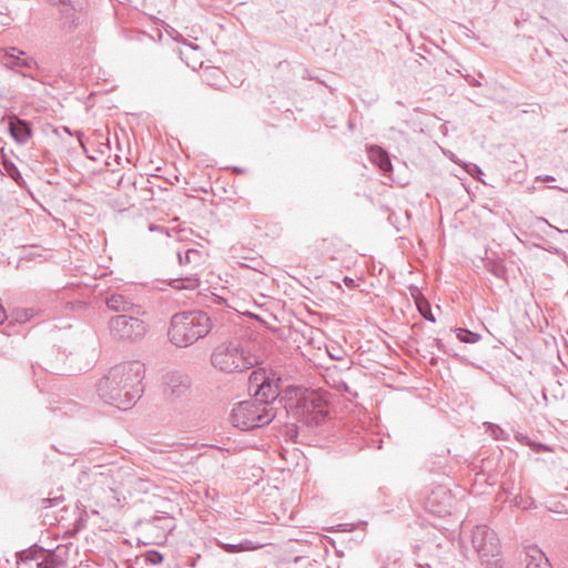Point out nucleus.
<instances>
[{"instance_id":"obj_1","label":"nucleus","mask_w":568,"mask_h":568,"mask_svg":"<svg viewBox=\"0 0 568 568\" xmlns=\"http://www.w3.org/2000/svg\"><path fill=\"white\" fill-rule=\"evenodd\" d=\"M144 365L139 361L120 363L98 383V394L108 404L128 409L143 392Z\"/></svg>"},{"instance_id":"obj_2","label":"nucleus","mask_w":568,"mask_h":568,"mask_svg":"<svg viewBox=\"0 0 568 568\" xmlns=\"http://www.w3.org/2000/svg\"><path fill=\"white\" fill-rule=\"evenodd\" d=\"M213 328L206 312L194 310L174 314L169 328L170 341L178 347L192 345Z\"/></svg>"},{"instance_id":"obj_3","label":"nucleus","mask_w":568,"mask_h":568,"mask_svg":"<svg viewBox=\"0 0 568 568\" xmlns=\"http://www.w3.org/2000/svg\"><path fill=\"white\" fill-rule=\"evenodd\" d=\"M211 363L216 369L230 374L252 368L258 358L234 339L219 344L211 355Z\"/></svg>"},{"instance_id":"obj_4","label":"nucleus","mask_w":568,"mask_h":568,"mask_svg":"<svg viewBox=\"0 0 568 568\" xmlns=\"http://www.w3.org/2000/svg\"><path fill=\"white\" fill-rule=\"evenodd\" d=\"M276 417L274 407H267L263 403L251 399L239 403L231 413L230 419L234 427L242 430L268 425Z\"/></svg>"},{"instance_id":"obj_5","label":"nucleus","mask_w":568,"mask_h":568,"mask_svg":"<svg viewBox=\"0 0 568 568\" xmlns=\"http://www.w3.org/2000/svg\"><path fill=\"white\" fill-rule=\"evenodd\" d=\"M471 544L486 568H501L499 539L487 526H477L473 530Z\"/></svg>"},{"instance_id":"obj_6","label":"nucleus","mask_w":568,"mask_h":568,"mask_svg":"<svg viewBox=\"0 0 568 568\" xmlns=\"http://www.w3.org/2000/svg\"><path fill=\"white\" fill-rule=\"evenodd\" d=\"M2 63L8 69L20 73L24 78H29L31 80L43 83L41 80L42 69L40 68L38 61L33 57L28 55L26 51H22L16 47L6 49Z\"/></svg>"},{"instance_id":"obj_7","label":"nucleus","mask_w":568,"mask_h":568,"mask_svg":"<svg viewBox=\"0 0 568 568\" xmlns=\"http://www.w3.org/2000/svg\"><path fill=\"white\" fill-rule=\"evenodd\" d=\"M138 314H120L111 317L109 322L110 334L120 341H138L146 333L145 323Z\"/></svg>"},{"instance_id":"obj_8","label":"nucleus","mask_w":568,"mask_h":568,"mask_svg":"<svg viewBox=\"0 0 568 568\" xmlns=\"http://www.w3.org/2000/svg\"><path fill=\"white\" fill-rule=\"evenodd\" d=\"M303 413L307 414V422L320 424L327 416L326 403L316 395H311L304 399Z\"/></svg>"},{"instance_id":"obj_9","label":"nucleus","mask_w":568,"mask_h":568,"mask_svg":"<svg viewBox=\"0 0 568 568\" xmlns=\"http://www.w3.org/2000/svg\"><path fill=\"white\" fill-rule=\"evenodd\" d=\"M164 384L165 392L178 398L187 392L191 381L190 377L183 373L171 372L165 375Z\"/></svg>"},{"instance_id":"obj_10","label":"nucleus","mask_w":568,"mask_h":568,"mask_svg":"<svg viewBox=\"0 0 568 568\" xmlns=\"http://www.w3.org/2000/svg\"><path fill=\"white\" fill-rule=\"evenodd\" d=\"M450 503L452 496L449 491L444 487H438L437 489L433 490L427 498L428 509L439 516L449 513Z\"/></svg>"},{"instance_id":"obj_11","label":"nucleus","mask_w":568,"mask_h":568,"mask_svg":"<svg viewBox=\"0 0 568 568\" xmlns=\"http://www.w3.org/2000/svg\"><path fill=\"white\" fill-rule=\"evenodd\" d=\"M280 395V379H274L270 377L266 383L258 388V390H254V399L263 403V405L267 404V407H274V403Z\"/></svg>"},{"instance_id":"obj_12","label":"nucleus","mask_w":568,"mask_h":568,"mask_svg":"<svg viewBox=\"0 0 568 568\" xmlns=\"http://www.w3.org/2000/svg\"><path fill=\"white\" fill-rule=\"evenodd\" d=\"M105 304L109 310L119 312L122 314H139L140 306L134 305L130 300H128L124 295L119 293H113L106 297Z\"/></svg>"},{"instance_id":"obj_13","label":"nucleus","mask_w":568,"mask_h":568,"mask_svg":"<svg viewBox=\"0 0 568 568\" xmlns=\"http://www.w3.org/2000/svg\"><path fill=\"white\" fill-rule=\"evenodd\" d=\"M367 154L371 162L377 165L385 175H389L392 173L393 165L389 154L384 149L378 145H371L367 149Z\"/></svg>"},{"instance_id":"obj_14","label":"nucleus","mask_w":568,"mask_h":568,"mask_svg":"<svg viewBox=\"0 0 568 568\" xmlns=\"http://www.w3.org/2000/svg\"><path fill=\"white\" fill-rule=\"evenodd\" d=\"M9 132L14 141L19 144H24L32 135V130L26 120L12 118L9 121Z\"/></svg>"},{"instance_id":"obj_15","label":"nucleus","mask_w":568,"mask_h":568,"mask_svg":"<svg viewBox=\"0 0 568 568\" xmlns=\"http://www.w3.org/2000/svg\"><path fill=\"white\" fill-rule=\"evenodd\" d=\"M526 568H551L549 559L537 546H528L525 551Z\"/></svg>"},{"instance_id":"obj_16","label":"nucleus","mask_w":568,"mask_h":568,"mask_svg":"<svg viewBox=\"0 0 568 568\" xmlns=\"http://www.w3.org/2000/svg\"><path fill=\"white\" fill-rule=\"evenodd\" d=\"M2 174L11 178L19 186L24 184V180L17 165L6 155L2 156Z\"/></svg>"},{"instance_id":"obj_17","label":"nucleus","mask_w":568,"mask_h":568,"mask_svg":"<svg viewBox=\"0 0 568 568\" xmlns=\"http://www.w3.org/2000/svg\"><path fill=\"white\" fill-rule=\"evenodd\" d=\"M270 377L271 376H268L265 371H253L248 378L250 389L253 392L258 390V388H261Z\"/></svg>"},{"instance_id":"obj_18","label":"nucleus","mask_w":568,"mask_h":568,"mask_svg":"<svg viewBox=\"0 0 568 568\" xmlns=\"http://www.w3.org/2000/svg\"><path fill=\"white\" fill-rule=\"evenodd\" d=\"M201 252L195 248H189L184 253H178V261L180 265L196 264L201 260Z\"/></svg>"},{"instance_id":"obj_19","label":"nucleus","mask_w":568,"mask_h":568,"mask_svg":"<svg viewBox=\"0 0 568 568\" xmlns=\"http://www.w3.org/2000/svg\"><path fill=\"white\" fill-rule=\"evenodd\" d=\"M171 286L178 290H195L199 286V280L193 276L174 278L171 281Z\"/></svg>"},{"instance_id":"obj_20","label":"nucleus","mask_w":568,"mask_h":568,"mask_svg":"<svg viewBox=\"0 0 568 568\" xmlns=\"http://www.w3.org/2000/svg\"><path fill=\"white\" fill-rule=\"evenodd\" d=\"M256 547L251 540H245L239 544H222V549L230 554L253 550Z\"/></svg>"},{"instance_id":"obj_21","label":"nucleus","mask_w":568,"mask_h":568,"mask_svg":"<svg viewBox=\"0 0 568 568\" xmlns=\"http://www.w3.org/2000/svg\"><path fill=\"white\" fill-rule=\"evenodd\" d=\"M456 337L464 343L474 344L480 339V335L467 328H456Z\"/></svg>"},{"instance_id":"obj_22","label":"nucleus","mask_w":568,"mask_h":568,"mask_svg":"<svg viewBox=\"0 0 568 568\" xmlns=\"http://www.w3.org/2000/svg\"><path fill=\"white\" fill-rule=\"evenodd\" d=\"M416 305L420 315L428 322L435 323L436 318L432 313L429 303L422 298L416 301Z\"/></svg>"},{"instance_id":"obj_23","label":"nucleus","mask_w":568,"mask_h":568,"mask_svg":"<svg viewBox=\"0 0 568 568\" xmlns=\"http://www.w3.org/2000/svg\"><path fill=\"white\" fill-rule=\"evenodd\" d=\"M39 312L40 311L37 310L36 307L23 308V310L17 312L16 320L18 322H28L31 318H33L34 316H37L39 314Z\"/></svg>"},{"instance_id":"obj_24","label":"nucleus","mask_w":568,"mask_h":568,"mask_svg":"<svg viewBox=\"0 0 568 568\" xmlns=\"http://www.w3.org/2000/svg\"><path fill=\"white\" fill-rule=\"evenodd\" d=\"M146 561L151 565H159L163 561V555L158 550H150L145 555Z\"/></svg>"},{"instance_id":"obj_25","label":"nucleus","mask_w":568,"mask_h":568,"mask_svg":"<svg viewBox=\"0 0 568 568\" xmlns=\"http://www.w3.org/2000/svg\"><path fill=\"white\" fill-rule=\"evenodd\" d=\"M490 272L497 276V277H504L505 276V273H506V270L503 265L500 264H494L490 268Z\"/></svg>"},{"instance_id":"obj_26","label":"nucleus","mask_w":568,"mask_h":568,"mask_svg":"<svg viewBox=\"0 0 568 568\" xmlns=\"http://www.w3.org/2000/svg\"><path fill=\"white\" fill-rule=\"evenodd\" d=\"M61 501H62L61 497H54L52 499L51 498H45V499H42V507L47 508V507H50V506H55V505H59Z\"/></svg>"},{"instance_id":"obj_27","label":"nucleus","mask_w":568,"mask_h":568,"mask_svg":"<svg viewBox=\"0 0 568 568\" xmlns=\"http://www.w3.org/2000/svg\"><path fill=\"white\" fill-rule=\"evenodd\" d=\"M504 429H501L499 426L491 427V435L495 439H504Z\"/></svg>"},{"instance_id":"obj_28","label":"nucleus","mask_w":568,"mask_h":568,"mask_svg":"<svg viewBox=\"0 0 568 568\" xmlns=\"http://www.w3.org/2000/svg\"><path fill=\"white\" fill-rule=\"evenodd\" d=\"M149 231L150 232H161V233H164L166 236H169V231L165 227L158 225V224L151 223L149 225Z\"/></svg>"},{"instance_id":"obj_29","label":"nucleus","mask_w":568,"mask_h":568,"mask_svg":"<svg viewBox=\"0 0 568 568\" xmlns=\"http://www.w3.org/2000/svg\"><path fill=\"white\" fill-rule=\"evenodd\" d=\"M38 568H57V564L54 560H42L41 562H38Z\"/></svg>"},{"instance_id":"obj_30","label":"nucleus","mask_w":568,"mask_h":568,"mask_svg":"<svg viewBox=\"0 0 568 568\" xmlns=\"http://www.w3.org/2000/svg\"><path fill=\"white\" fill-rule=\"evenodd\" d=\"M537 180L542 182H551L555 181V178L551 175L537 176Z\"/></svg>"},{"instance_id":"obj_31","label":"nucleus","mask_w":568,"mask_h":568,"mask_svg":"<svg viewBox=\"0 0 568 568\" xmlns=\"http://www.w3.org/2000/svg\"><path fill=\"white\" fill-rule=\"evenodd\" d=\"M6 318H7L6 311H4L3 306L0 304V324H2Z\"/></svg>"},{"instance_id":"obj_32","label":"nucleus","mask_w":568,"mask_h":568,"mask_svg":"<svg viewBox=\"0 0 568 568\" xmlns=\"http://www.w3.org/2000/svg\"><path fill=\"white\" fill-rule=\"evenodd\" d=\"M344 281H345L346 285H348V286L354 285V280H353V278L345 277V280H344Z\"/></svg>"},{"instance_id":"obj_33","label":"nucleus","mask_w":568,"mask_h":568,"mask_svg":"<svg viewBox=\"0 0 568 568\" xmlns=\"http://www.w3.org/2000/svg\"><path fill=\"white\" fill-rule=\"evenodd\" d=\"M516 438H517L518 440H520V442H524V440L526 439V436H524V435H521V434H518V435L516 436Z\"/></svg>"},{"instance_id":"obj_34","label":"nucleus","mask_w":568,"mask_h":568,"mask_svg":"<svg viewBox=\"0 0 568 568\" xmlns=\"http://www.w3.org/2000/svg\"><path fill=\"white\" fill-rule=\"evenodd\" d=\"M234 171H236L237 173H241V172H242V170H241V169H239V168H234Z\"/></svg>"},{"instance_id":"obj_35","label":"nucleus","mask_w":568,"mask_h":568,"mask_svg":"<svg viewBox=\"0 0 568 568\" xmlns=\"http://www.w3.org/2000/svg\"><path fill=\"white\" fill-rule=\"evenodd\" d=\"M382 568H386V567H382Z\"/></svg>"}]
</instances>
